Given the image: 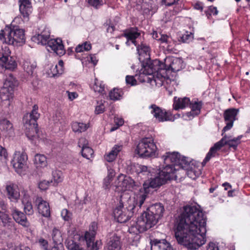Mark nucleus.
<instances>
[{"mask_svg":"<svg viewBox=\"0 0 250 250\" xmlns=\"http://www.w3.org/2000/svg\"><path fill=\"white\" fill-rule=\"evenodd\" d=\"M66 247L69 250H83L78 244L71 240L67 241Z\"/></svg>","mask_w":250,"mask_h":250,"instance_id":"obj_50","label":"nucleus"},{"mask_svg":"<svg viewBox=\"0 0 250 250\" xmlns=\"http://www.w3.org/2000/svg\"><path fill=\"white\" fill-rule=\"evenodd\" d=\"M189 105H190L191 111L184 115L186 120H191L194 116L199 114L203 104L201 101L195 100V101H190Z\"/></svg>","mask_w":250,"mask_h":250,"instance_id":"obj_20","label":"nucleus"},{"mask_svg":"<svg viewBox=\"0 0 250 250\" xmlns=\"http://www.w3.org/2000/svg\"><path fill=\"white\" fill-rule=\"evenodd\" d=\"M78 146L80 147H82V149L84 147H87L88 146V141L85 138H81L79 139L78 142Z\"/></svg>","mask_w":250,"mask_h":250,"instance_id":"obj_59","label":"nucleus"},{"mask_svg":"<svg viewBox=\"0 0 250 250\" xmlns=\"http://www.w3.org/2000/svg\"><path fill=\"white\" fill-rule=\"evenodd\" d=\"M81 153L82 156L87 159H90L91 158L93 157L94 154L93 149L89 146L85 147H84V148H82Z\"/></svg>","mask_w":250,"mask_h":250,"instance_id":"obj_48","label":"nucleus"},{"mask_svg":"<svg viewBox=\"0 0 250 250\" xmlns=\"http://www.w3.org/2000/svg\"><path fill=\"white\" fill-rule=\"evenodd\" d=\"M61 216L64 220L68 221L71 219L72 213L66 209H63L61 212Z\"/></svg>","mask_w":250,"mask_h":250,"instance_id":"obj_55","label":"nucleus"},{"mask_svg":"<svg viewBox=\"0 0 250 250\" xmlns=\"http://www.w3.org/2000/svg\"><path fill=\"white\" fill-rule=\"evenodd\" d=\"M147 209L159 219L163 216L164 211L163 206L160 203L155 204L148 207Z\"/></svg>","mask_w":250,"mask_h":250,"instance_id":"obj_30","label":"nucleus"},{"mask_svg":"<svg viewBox=\"0 0 250 250\" xmlns=\"http://www.w3.org/2000/svg\"><path fill=\"white\" fill-rule=\"evenodd\" d=\"M162 159L165 165V167L169 166L175 169V172L177 169L175 168V166H179L182 168L183 170L184 165H187L188 163V161L187 160V158L182 156L177 152H167L162 157ZM162 167H164L163 166Z\"/></svg>","mask_w":250,"mask_h":250,"instance_id":"obj_10","label":"nucleus"},{"mask_svg":"<svg viewBox=\"0 0 250 250\" xmlns=\"http://www.w3.org/2000/svg\"><path fill=\"white\" fill-rule=\"evenodd\" d=\"M172 79H173V76L171 78L169 70H165L164 68L157 72L153 76L150 83L152 85L155 84L156 86L160 87L164 84L165 83H169Z\"/></svg>","mask_w":250,"mask_h":250,"instance_id":"obj_12","label":"nucleus"},{"mask_svg":"<svg viewBox=\"0 0 250 250\" xmlns=\"http://www.w3.org/2000/svg\"><path fill=\"white\" fill-rule=\"evenodd\" d=\"M238 113V109L230 108L226 110L224 112V119L227 122L226 125L222 130V135L225 132L229 130L233 126V122L236 120V117Z\"/></svg>","mask_w":250,"mask_h":250,"instance_id":"obj_18","label":"nucleus"},{"mask_svg":"<svg viewBox=\"0 0 250 250\" xmlns=\"http://www.w3.org/2000/svg\"><path fill=\"white\" fill-rule=\"evenodd\" d=\"M13 218L15 221L24 227H28L30 223L27 220L26 216L23 213L17 209H13L12 213Z\"/></svg>","mask_w":250,"mask_h":250,"instance_id":"obj_25","label":"nucleus"},{"mask_svg":"<svg viewBox=\"0 0 250 250\" xmlns=\"http://www.w3.org/2000/svg\"><path fill=\"white\" fill-rule=\"evenodd\" d=\"M17 82L14 78L10 76L3 83L0 91V99L2 106L9 107L12 104L14 98V90Z\"/></svg>","mask_w":250,"mask_h":250,"instance_id":"obj_8","label":"nucleus"},{"mask_svg":"<svg viewBox=\"0 0 250 250\" xmlns=\"http://www.w3.org/2000/svg\"><path fill=\"white\" fill-rule=\"evenodd\" d=\"M51 235L54 244H62L63 239L61 232L58 229L54 228Z\"/></svg>","mask_w":250,"mask_h":250,"instance_id":"obj_40","label":"nucleus"},{"mask_svg":"<svg viewBox=\"0 0 250 250\" xmlns=\"http://www.w3.org/2000/svg\"><path fill=\"white\" fill-rule=\"evenodd\" d=\"M150 243L151 250H173L170 244L165 239H154Z\"/></svg>","mask_w":250,"mask_h":250,"instance_id":"obj_24","label":"nucleus"},{"mask_svg":"<svg viewBox=\"0 0 250 250\" xmlns=\"http://www.w3.org/2000/svg\"><path fill=\"white\" fill-rule=\"evenodd\" d=\"M182 42L185 43H189L193 39V35L190 32H186L183 34L181 38Z\"/></svg>","mask_w":250,"mask_h":250,"instance_id":"obj_52","label":"nucleus"},{"mask_svg":"<svg viewBox=\"0 0 250 250\" xmlns=\"http://www.w3.org/2000/svg\"><path fill=\"white\" fill-rule=\"evenodd\" d=\"M159 219L147 209L142 214L136 222H133L129 227L130 233L138 234L144 232L155 225Z\"/></svg>","mask_w":250,"mask_h":250,"instance_id":"obj_4","label":"nucleus"},{"mask_svg":"<svg viewBox=\"0 0 250 250\" xmlns=\"http://www.w3.org/2000/svg\"><path fill=\"white\" fill-rule=\"evenodd\" d=\"M91 49V44L90 42H85L82 44H78L75 48L77 53H81L83 51H87Z\"/></svg>","mask_w":250,"mask_h":250,"instance_id":"obj_46","label":"nucleus"},{"mask_svg":"<svg viewBox=\"0 0 250 250\" xmlns=\"http://www.w3.org/2000/svg\"><path fill=\"white\" fill-rule=\"evenodd\" d=\"M113 179L110 178H108L107 177H105L103 181V187L105 189H108L109 188L110 186V183Z\"/></svg>","mask_w":250,"mask_h":250,"instance_id":"obj_63","label":"nucleus"},{"mask_svg":"<svg viewBox=\"0 0 250 250\" xmlns=\"http://www.w3.org/2000/svg\"><path fill=\"white\" fill-rule=\"evenodd\" d=\"M50 32L48 28L43 26L39 29L38 33L34 36L32 41L38 43L43 45H46L47 42L49 40Z\"/></svg>","mask_w":250,"mask_h":250,"instance_id":"obj_16","label":"nucleus"},{"mask_svg":"<svg viewBox=\"0 0 250 250\" xmlns=\"http://www.w3.org/2000/svg\"><path fill=\"white\" fill-rule=\"evenodd\" d=\"M38 243L43 250H48V243L45 239L41 238L38 240Z\"/></svg>","mask_w":250,"mask_h":250,"instance_id":"obj_56","label":"nucleus"},{"mask_svg":"<svg viewBox=\"0 0 250 250\" xmlns=\"http://www.w3.org/2000/svg\"><path fill=\"white\" fill-rule=\"evenodd\" d=\"M0 40L8 44L23 43L25 41L24 30L18 26H6L0 32Z\"/></svg>","mask_w":250,"mask_h":250,"instance_id":"obj_5","label":"nucleus"},{"mask_svg":"<svg viewBox=\"0 0 250 250\" xmlns=\"http://www.w3.org/2000/svg\"><path fill=\"white\" fill-rule=\"evenodd\" d=\"M97 229L96 223L92 222L90 227L88 231H86L85 233L84 239H93L95 238L96 232Z\"/></svg>","mask_w":250,"mask_h":250,"instance_id":"obj_42","label":"nucleus"},{"mask_svg":"<svg viewBox=\"0 0 250 250\" xmlns=\"http://www.w3.org/2000/svg\"><path fill=\"white\" fill-rule=\"evenodd\" d=\"M34 164L37 167H44L47 165V158L44 155L37 154L34 157Z\"/></svg>","mask_w":250,"mask_h":250,"instance_id":"obj_36","label":"nucleus"},{"mask_svg":"<svg viewBox=\"0 0 250 250\" xmlns=\"http://www.w3.org/2000/svg\"><path fill=\"white\" fill-rule=\"evenodd\" d=\"M123 36L127 39L126 42L127 45H129V41H130L133 44L137 46V50L139 56V59L140 61H144L145 60L149 59V47L147 45L143 43L140 45L137 46V43L135 40L140 36V33L138 32L137 29L131 28L126 30Z\"/></svg>","mask_w":250,"mask_h":250,"instance_id":"obj_7","label":"nucleus"},{"mask_svg":"<svg viewBox=\"0 0 250 250\" xmlns=\"http://www.w3.org/2000/svg\"><path fill=\"white\" fill-rule=\"evenodd\" d=\"M89 127L88 124L74 122L72 125V129L75 132L81 133L86 131Z\"/></svg>","mask_w":250,"mask_h":250,"instance_id":"obj_38","label":"nucleus"},{"mask_svg":"<svg viewBox=\"0 0 250 250\" xmlns=\"http://www.w3.org/2000/svg\"><path fill=\"white\" fill-rule=\"evenodd\" d=\"M11 51L8 46L4 44L0 47V62H3V60L11 57Z\"/></svg>","mask_w":250,"mask_h":250,"instance_id":"obj_39","label":"nucleus"},{"mask_svg":"<svg viewBox=\"0 0 250 250\" xmlns=\"http://www.w3.org/2000/svg\"><path fill=\"white\" fill-rule=\"evenodd\" d=\"M14 223L9 215L5 212L0 211V225L8 228L14 227Z\"/></svg>","mask_w":250,"mask_h":250,"instance_id":"obj_31","label":"nucleus"},{"mask_svg":"<svg viewBox=\"0 0 250 250\" xmlns=\"http://www.w3.org/2000/svg\"><path fill=\"white\" fill-rule=\"evenodd\" d=\"M185 67L183 60L178 58L167 57L165 59V70H169L173 72L179 71Z\"/></svg>","mask_w":250,"mask_h":250,"instance_id":"obj_14","label":"nucleus"},{"mask_svg":"<svg viewBox=\"0 0 250 250\" xmlns=\"http://www.w3.org/2000/svg\"><path fill=\"white\" fill-rule=\"evenodd\" d=\"M50 74L52 77H56L62 74L63 72V62L60 60L55 65H52L50 67Z\"/></svg>","mask_w":250,"mask_h":250,"instance_id":"obj_35","label":"nucleus"},{"mask_svg":"<svg viewBox=\"0 0 250 250\" xmlns=\"http://www.w3.org/2000/svg\"><path fill=\"white\" fill-rule=\"evenodd\" d=\"M113 185L118 191H124L129 190L133 186L134 181L129 177L120 174L117 177Z\"/></svg>","mask_w":250,"mask_h":250,"instance_id":"obj_13","label":"nucleus"},{"mask_svg":"<svg viewBox=\"0 0 250 250\" xmlns=\"http://www.w3.org/2000/svg\"><path fill=\"white\" fill-rule=\"evenodd\" d=\"M150 112L159 122L169 121L170 120L169 114L165 109H162L156 104H152L149 106Z\"/></svg>","mask_w":250,"mask_h":250,"instance_id":"obj_17","label":"nucleus"},{"mask_svg":"<svg viewBox=\"0 0 250 250\" xmlns=\"http://www.w3.org/2000/svg\"><path fill=\"white\" fill-rule=\"evenodd\" d=\"M52 179L51 182H54L55 183H59L63 181V177L62 173L61 171L55 169L52 171Z\"/></svg>","mask_w":250,"mask_h":250,"instance_id":"obj_43","label":"nucleus"},{"mask_svg":"<svg viewBox=\"0 0 250 250\" xmlns=\"http://www.w3.org/2000/svg\"><path fill=\"white\" fill-rule=\"evenodd\" d=\"M125 82L127 84L132 86L135 85L137 84V81L133 76L127 75L125 77Z\"/></svg>","mask_w":250,"mask_h":250,"instance_id":"obj_58","label":"nucleus"},{"mask_svg":"<svg viewBox=\"0 0 250 250\" xmlns=\"http://www.w3.org/2000/svg\"><path fill=\"white\" fill-rule=\"evenodd\" d=\"M24 124L26 136L30 140L36 138L38 136V124H36V126L33 127V125L31 123L26 124V123H24Z\"/></svg>","mask_w":250,"mask_h":250,"instance_id":"obj_29","label":"nucleus"},{"mask_svg":"<svg viewBox=\"0 0 250 250\" xmlns=\"http://www.w3.org/2000/svg\"><path fill=\"white\" fill-rule=\"evenodd\" d=\"M130 170L133 173H135L138 175L141 174L143 175H148L150 172V170L148 169L146 166L136 163L131 165Z\"/></svg>","mask_w":250,"mask_h":250,"instance_id":"obj_27","label":"nucleus"},{"mask_svg":"<svg viewBox=\"0 0 250 250\" xmlns=\"http://www.w3.org/2000/svg\"><path fill=\"white\" fill-rule=\"evenodd\" d=\"M84 239L86 242L89 250H98L101 246V242L98 241H97L95 243L94 242V238Z\"/></svg>","mask_w":250,"mask_h":250,"instance_id":"obj_45","label":"nucleus"},{"mask_svg":"<svg viewBox=\"0 0 250 250\" xmlns=\"http://www.w3.org/2000/svg\"><path fill=\"white\" fill-rule=\"evenodd\" d=\"M93 89L95 92H98L101 94H105V86L103 82L99 81L97 79H95Z\"/></svg>","mask_w":250,"mask_h":250,"instance_id":"obj_41","label":"nucleus"},{"mask_svg":"<svg viewBox=\"0 0 250 250\" xmlns=\"http://www.w3.org/2000/svg\"><path fill=\"white\" fill-rule=\"evenodd\" d=\"M23 205L24 206V210L25 213L27 215H32L33 213L34 210L31 202H30L23 204Z\"/></svg>","mask_w":250,"mask_h":250,"instance_id":"obj_54","label":"nucleus"},{"mask_svg":"<svg viewBox=\"0 0 250 250\" xmlns=\"http://www.w3.org/2000/svg\"><path fill=\"white\" fill-rule=\"evenodd\" d=\"M8 198L10 201L17 202L20 197V192L18 186L12 183H8L5 187Z\"/></svg>","mask_w":250,"mask_h":250,"instance_id":"obj_19","label":"nucleus"},{"mask_svg":"<svg viewBox=\"0 0 250 250\" xmlns=\"http://www.w3.org/2000/svg\"><path fill=\"white\" fill-rule=\"evenodd\" d=\"M123 95V91L120 89L114 88L112 90L110 91L109 94V97L111 100H120Z\"/></svg>","mask_w":250,"mask_h":250,"instance_id":"obj_44","label":"nucleus"},{"mask_svg":"<svg viewBox=\"0 0 250 250\" xmlns=\"http://www.w3.org/2000/svg\"><path fill=\"white\" fill-rule=\"evenodd\" d=\"M37 66L36 63L29 59H26L23 61L22 64V67L24 72L29 76L33 75L35 69Z\"/></svg>","mask_w":250,"mask_h":250,"instance_id":"obj_28","label":"nucleus"},{"mask_svg":"<svg viewBox=\"0 0 250 250\" xmlns=\"http://www.w3.org/2000/svg\"><path fill=\"white\" fill-rule=\"evenodd\" d=\"M146 199V195L137 197V200L129 199L125 204L121 202L115 208L113 213L115 218L119 223H125L131 217L134 213L141 208Z\"/></svg>","mask_w":250,"mask_h":250,"instance_id":"obj_2","label":"nucleus"},{"mask_svg":"<svg viewBox=\"0 0 250 250\" xmlns=\"http://www.w3.org/2000/svg\"><path fill=\"white\" fill-rule=\"evenodd\" d=\"M23 195L21 199L22 204L31 202L29 194L26 192H23Z\"/></svg>","mask_w":250,"mask_h":250,"instance_id":"obj_61","label":"nucleus"},{"mask_svg":"<svg viewBox=\"0 0 250 250\" xmlns=\"http://www.w3.org/2000/svg\"><path fill=\"white\" fill-rule=\"evenodd\" d=\"M8 153L5 148L0 146V164L4 166L8 161Z\"/></svg>","mask_w":250,"mask_h":250,"instance_id":"obj_47","label":"nucleus"},{"mask_svg":"<svg viewBox=\"0 0 250 250\" xmlns=\"http://www.w3.org/2000/svg\"><path fill=\"white\" fill-rule=\"evenodd\" d=\"M121 248L120 238L117 236H113L107 244L108 250H120Z\"/></svg>","mask_w":250,"mask_h":250,"instance_id":"obj_37","label":"nucleus"},{"mask_svg":"<svg viewBox=\"0 0 250 250\" xmlns=\"http://www.w3.org/2000/svg\"><path fill=\"white\" fill-rule=\"evenodd\" d=\"M0 127L2 131L7 135H10L14 131L12 124L8 120L3 119L0 121Z\"/></svg>","mask_w":250,"mask_h":250,"instance_id":"obj_33","label":"nucleus"},{"mask_svg":"<svg viewBox=\"0 0 250 250\" xmlns=\"http://www.w3.org/2000/svg\"><path fill=\"white\" fill-rule=\"evenodd\" d=\"M0 65L5 69L12 71L17 67V64L15 59L11 56L3 60V62H0Z\"/></svg>","mask_w":250,"mask_h":250,"instance_id":"obj_34","label":"nucleus"},{"mask_svg":"<svg viewBox=\"0 0 250 250\" xmlns=\"http://www.w3.org/2000/svg\"><path fill=\"white\" fill-rule=\"evenodd\" d=\"M157 148L152 138L142 139L137 146L135 152L142 157H155Z\"/></svg>","mask_w":250,"mask_h":250,"instance_id":"obj_9","label":"nucleus"},{"mask_svg":"<svg viewBox=\"0 0 250 250\" xmlns=\"http://www.w3.org/2000/svg\"><path fill=\"white\" fill-rule=\"evenodd\" d=\"M87 1L91 5L95 7L101 5L103 3L102 1L101 0H87Z\"/></svg>","mask_w":250,"mask_h":250,"instance_id":"obj_62","label":"nucleus"},{"mask_svg":"<svg viewBox=\"0 0 250 250\" xmlns=\"http://www.w3.org/2000/svg\"><path fill=\"white\" fill-rule=\"evenodd\" d=\"M46 46L48 51H53L58 55L61 56L65 53L64 45L60 38L50 39Z\"/></svg>","mask_w":250,"mask_h":250,"instance_id":"obj_15","label":"nucleus"},{"mask_svg":"<svg viewBox=\"0 0 250 250\" xmlns=\"http://www.w3.org/2000/svg\"><path fill=\"white\" fill-rule=\"evenodd\" d=\"M114 122L115 124V126L112 127L110 131V132H113L116 129H117L120 126H122L124 123V121L123 118L118 117H115L114 119Z\"/></svg>","mask_w":250,"mask_h":250,"instance_id":"obj_49","label":"nucleus"},{"mask_svg":"<svg viewBox=\"0 0 250 250\" xmlns=\"http://www.w3.org/2000/svg\"><path fill=\"white\" fill-rule=\"evenodd\" d=\"M160 171L159 175L156 177L151 179L149 182H145L143 184L145 193L146 195L149 192V188H155L165 184L167 180H170L177 177L175 175V169L167 166V167H160Z\"/></svg>","mask_w":250,"mask_h":250,"instance_id":"obj_3","label":"nucleus"},{"mask_svg":"<svg viewBox=\"0 0 250 250\" xmlns=\"http://www.w3.org/2000/svg\"><path fill=\"white\" fill-rule=\"evenodd\" d=\"M35 204L38 207L39 213L46 217L50 216L49 205L46 201L43 200L42 197H37L35 200Z\"/></svg>","mask_w":250,"mask_h":250,"instance_id":"obj_22","label":"nucleus"},{"mask_svg":"<svg viewBox=\"0 0 250 250\" xmlns=\"http://www.w3.org/2000/svg\"><path fill=\"white\" fill-rule=\"evenodd\" d=\"M190 100L188 98H177L175 97L174 99L173 107L175 110L183 109L188 106Z\"/></svg>","mask_w":250,"mask_h":250,"instance_id":"obj_32","label":"nucleus"},{"mask_svg":"<svg viewBox=\"0 0 250 250\" xmlns=\"http://www.w3.org/2000/svg\"><path fill=\"white\" fill-rule=\"evenodd\" d=\"M19 9L21 14L25 20L28 21L29 16L32 12L31 2L29 0H19Z\"/></svg>","mask_w":250,"mask_h":250,"instance_id":"obj_21","label":"nucleus"},{"mask_svg":"<svg viewBox=\"0 0 250 250\" xmlns=\"http://www.w3.org/2000/svg\"><path fill=\"white\" fill-rule=\"evenodd\" d=\"M207 250H219L217 246L213 242H210L208 245Z\"/></svg>","mask_w":250,"mask_h":250,"instance_id":"obj_64","label":"nucleus"},{"mask_svg":"<svg viewBox=\"0 0 250 250\" xmlns=\"http://www.w3.org/2000/svg\"><path fill=\"white\" fill-rule=\"evenodd\" d=\"M105 107L102 101L97 102V105L95 107V113L96 114H99L103 113L104 111Z\"/></svg>","mask_w":250,"mask_h":250,"instance_id":"obj_53","label":"nucleus"},{"mask_svg":"<svg viewBox=\"0 0 250 250\" xmlns=\"http://www.w3.org/2000/svg\"><path fill=\"white\" fill-rule=\"evenodd\" d=\"M39 107L37 104L32 106V109L29 114H26L23 117L24 123H31L33 127L36 126L37 120L40 118V114L38 112Z\"/></svg>","mask_w":250,"mask_h":250,"instance_id":"obj_23","label":"nucleus"},{"mask_svg":"<svg viewBox=\"0 0 250 250\" xmlns=\"http://www.w3.org/2000/svg\"><path fill=\"white\" fill-rule=\"evenodd\" d=\"M222 136H223V138L210 148L209 152L203 160L202 163L203 165H205L211 157H214L216 152L225 145H228L229 147L236 149L238 145L240 144V140L242 138V135L233 138L230 136H228L226 134L224 135V134Z\"/></svg>","mask_w":250,"mask_h":250,"instance_id":"obj_6","label":"nucleus"},{"mask_svg":"<svg viewBox=\"0 0 250 250\" xmlns=\"http://www.w3.org/2000/svg\"><path fill=\"white\" fill-rule=\"evenodd\" d=\"M206 217L195 206H186L175 229L178 243L188 249L196 250L206 241Z\"/></svg>","mask_w":250,"mask_h":250,"instance_id":"obj_1","label":"nucleus"},{"mask_svg":"<svg viewBox=\"0 0 250 250\" xmlns=\"http://www.w3.org/2000/svg\"><path fill=\"white\" fill-rule=\"evenodd\" d=\"M50 182L48 181L42 180L40 181L38 184L39 188L41 190H44L47 189L49 186Z\"/></svg>","mask_w":250,"mask_h":250,"instance_id":"obj_57","label":"nucleus"},{"mask_svg":"<svg viewBox=\"0 0 250 250\" xmlns=\"http://www.w3.org/2000/svg\"><path fill=\"white\" fill-rule=\"evenodd\" d=\"M28 157L24 151H16L13 155L11 163L15 171L21 174L27 167Z\"/></svg>","mask_w":250,"mask_h":250,"instance_id":"obj_11","label":"nucleus"},{"mask_svg":"<svg viewBox=\"0 0 250 250\" xmlns=\"http://www.w3.org/2000/svg\"><path fill=\"white\" fill-rule=\"evenodd\" d=\"M107 176L106 177H107L108 178L113 179V177L115 175V170L109 166H107Z\"/></svg>","mask_w":250,"mask_h":250,"instance_id":"obj_60","label":"nucleus"},{"mask_svg":"<svg viewBox=\"0 0 250 250\" xmlns=\"http://www.w3.org/2000/svg\"><path fill=\"white\" fill-rule=\"evenodd\" d=\"M205 13L208 19H209L212 15H217L218 13V11L216 7L210 6L208 7L207 10L205 11Z\"/></svg>","mask_w":250,"mask_h":250,"instance_id":"obj_51","label":"nucleus"},{"mask_svg":"<svg viewBox=\"0 0 250 250\" xmlns=\"http://www.w3.org/2000/svg\"><path fill=\"white\" fill-rule=\"evenodd\" d=\"M123 146L122 145H115L111 150L106 153L104 155V159L108 162H112L115 160L118 153L122 150Z\"/></svg>","mask_w":250,"mask_h":250,"instance_id":"obj_26","label":"nucleus"}]
</instances>
